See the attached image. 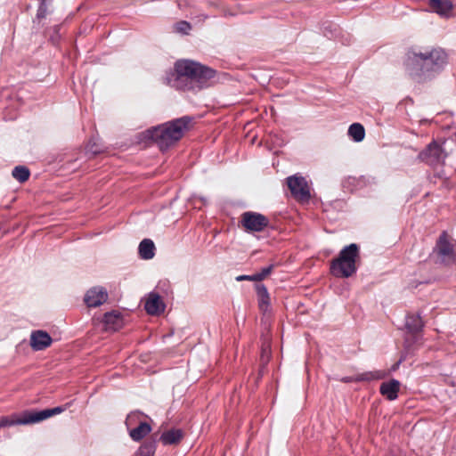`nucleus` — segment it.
I'll return each instance as SVG.
<instances>
[{
	"label": "nucleus",
	"instance_id": "1",
	"mask_svg": "<svg viewBox=\"0 0 456 456\" xmlns=\"http://www.w3.org/2000/svg\"><path fill=\"white\" fill-rule=\"evenodd\" d=\"M447 53L442 48H410L403 61L408 75L418 82L432 78L447 64Z\"/></svg>",
	"mask_w": 456,
	"mask_h": 456
},
{
	"label": "nucleus",
	"instance_id": "2",
	"mask_svg": "<svg viewBox=\"0 0 456 456\" xmlns=\"http://www.w3.org/2000/svg\"><path fill=\"white\" fill-rule=\"evenodd\" d=\"M175 71L176 78L173 86L183 90L193 89L194 84L201 88L216 74L214 69L188 60L178 61L175 65Z\"/></svg>",
	"mask_w": 456,
	"mask_h": 456
},
{
	"label": "nucleus",
	"instance_id": "3",
	"mask_svg": "<svg viewBox=\"0 0 456 456\" xmlns=\"http://www.w3.org/2000/svg\"><path fill=\"white\" fill-rule=\"evenodd\" d=\"M191 126V118L183 117L148 130L149 136L161 151L177 142Z\"/></svg>",
	"mask_w": 456,
	"mask_h": 456
},
{
	"label": "nucleus",
	"instance_id": "4",
	"mask_svg": "<svg viewBox=\"0 0 456 456\" xmlns=\"http://www.w3.org/2000/svg\"><path fill=\"white\" fill-rule=\"evenodd\" d=\"M360 258L359 247L352 243L345 247L330 264L331 273L339 278H348L355 273L356 262Z\"/></svg>",
	"mask_w": 456,
	"mask_h": 456
},
{
	"label": "nucleus",
	"instance_id": "5",
	"mask_svg": "<svg viewBox=\"0 0 456 456\" xmlns=\"http://www.w3.org/2000/svg\"><path fill=\"white\" fill-rule=\"evenodd\" d=\"M61 407L45 409L40 411H24L20 415L4 416L0 419V428L12 425H28L45 420L55 414L62 412Z\"/></svg>",
	"mask_w": 456,
	"mask_h": 456
},
{
	"label": "nucleus",
	"instance_id": "6",
	"mask_svg": "<svg viewBox=\"0 0 456 456\" xmlns=\"http://www.w3.org/2000/svg\"><path fill=\"white\" fill-rule=\"evenodd\" d=\"M447 157V152L443 145L436 141L431 142L419 154V159L431 167L443 165Z\"/></svg>",
	"mask_w": 456,
	"mask_h": 456
},
{
	"label": "nucleus",
	"instance_id": "7",
	"mask_svg": "<svg viewBox=\"0 0 456 456\" xmlns=\"http://www.w3.org/2000/svg\"><path fill=\"white\" fill-rule=\"evenodd\" d=\"M291 195L300 202H307L311 198L310 187L305 177L297 174L286 179Z\"/></svg>",
	"mask_w": 456,
	"mask_h": 456
},
{
	"label": "nucleus",
	"instance_id": "8",
	"mask_svg": "<svg viewBox=\"0 0 456 456\" xmlns=\"http://www.w3.org/2000/svg\"><path fill=\"white\" fill-rule=\"evenodd\" d=\"M240 223L245 231L249 232H262L269 225V220L265 216L251 211L241 215Z\"/></svg>",
	"mask_w": 456,
	"mask_h": 456
},
{
	"label": "nucleus",
	"instance_id": "9",
	"mask_svg": "<svg viewBox=\"0 0 456 456\" xmlns=\"http://www.w3.org/2000/svg\"><path fill=\"white\" fill-rule=\"evenodd\" d=\"M108 299V292L102 287H94L86 291L84 301L88 307H97Z\"/></svg>",
	"mask_w": 456,
	"mask_h": 456
},
{
	"label": "nucleus",
	"instance_id": "10",
	"mask_svg": "<svg viewBox=\"0 0 456 456\" xmlns=\"http://www.w3.org/2000/svg\"><path fill=\"white\" fill-rule=\"evenodd\" d=\"M144 308L149 314L158 315L164 312L165 304L158 293L151 292L146 298Z\"/></svg>",
	"mask_w": 456,
	"mask_h": 456
},
{
	"label": "nucleus",
	"instance_id": "11",
	"mask_svg": "<svg viewBox=\"0 0 456 456\" xmlns=\"http://www.w3.org/2000/svg\"><path fill=\"white\" fill-rule=\"evenodd\" d=\"M52 338L44 330L33 331L30 335V346L36 351L47 348L52 344Z\"/></svg>",
	"mask_w": 456,
	"mask_h": 456
},
{
	"label": "nucleus",
	"instance_id": "12",
	"mask_svg": "<svg viewBox=\"0 0 456 456\" xmlns=\"http://www.w3.org/2000/svg\"><path fill=\"white\" fill-rule=\"evenodd\" d=\"M453 248H454V245L451 242L450 238L447 235V233L445 232H444L440 235V237L436 242V249L438 255L444 258L445 257L452 258L453 257Z\"/></svg>",
	"mask_w": 456,
	"mask_h": 456
},
{
	"label": "nucleus",
	"instance_id": "13",
	"mask_svg": "<svg viewBox=\"0 0 456 456\" xmlns=\"http://www.w3.org/2000/svg\"><path fill=\"white\" fill-rule=\"evenodd\" d=\"M106 330L116 331L123 326V317L118 311L106 313L103 317Z\"/></svg>",
	"mask_w": 456,
	"mask_h": 456
},
{
	"label": "nucleus",
	"instance_id": "14",
	"mask_svg": "<svg viewBox=\"0 0 456 456\" xmlns=\"http://www.w3.org/2000/svg\"><path fill=\"white\" fill-rule=\"evenodd\" d=\"M400 383L395 379H392L382 383L379 390L382 395L392 401L397 398Z\"/></svg>",
	"mask_w": 456,
	"mask_h": 456
},
{
	"label": "nucleus",
	"instance_id": "15",
	"mask_svg": "<svg viewBox=\"0 0 456 456\" xmlns=\"http://www.w3.org/2000/svg\"><path fill=\"white\" fill-rule=\"evenodd\" d=\"M430 8L440 16H449L452 10V4L450 0H430Z\"/></svg>",
	"mask_w": 456,
	"mask_h": 456
},
{
	"label": "nucleus",
	"instance_id": "16",
	"mask_svg": "<svg viewBox=\"0 0 456 456\" xmlns=\"http://www.w3.org/2000/svg\"><path fill=\"white\" fill-rule=\"evenodd\" d=\"M128 431L130 437L134 441L139 442L151 431V428L147 422L140 421L138 426L129 428Z\"/></svg>",
	"mask_w": 456,
	"mask_h": 456
},
{
	"label": "nucleus",
	"instance_id": "17",
	"mask_svg": "<svg viewBox=\"0 0 456 456\" xmlns=\"http://www.w3.org/2000/svg\"><path fill=\"white\" fill-rule=\"evenodd\" d=\"M183 437V432L181 429L173 428L164 432L160 436V440L163 444L170 445L178 444Z\"/></svg>",
	"mask_w": 456,
	"mask_h": 456
},
{
	"label": "nucleus",
	"instance_id": "18",
	"mask_svg": "<svg viewBox=\"0 0 456 456\" xmlns=\"http://www.w3.org/2000/svg\"><path fill=\"white\" fill-rule=\"evenodd\" d=\"M139 255L142 259H151L155 256V245L150 239H144L139 245Z\"/></svg>",
	"mask_w": 456,
	"mask_h": 456
},
{
	"label": "nucleus",
	"instance_id": "19",
	"mask_svg": "<svg viewBox=\"0 0 456 456\" xmlns=\"http://www.w3.org/2000/svg\"><path fill=\"white\" fill-rule=\"evenodd\" d=\"M423 322L419 314H409L406 317L405 326L411 333H417L423 328Z\"/></svg>",
	"mask_w": 456,
	"mask_h": 456
},
{
	"label": "nucleus",
	"instance_id": "20",
	"mask_svg": "<svg viewBox=\"0 0 456 456\" xmlns=\"http://www.w3.org/2000/svg\"><path fill=\"white\" fill-rule=\"evenodd\" d=\"M348 135L352 137L354 142H360L365 137V129L360 123H354L348 128Z\"/></svg>",
	"mask_w": 456,
	"mask_h": 456
},
{
	"label": "nucleus",
	"instance_id": "21",
	"mask_svg": "<svg viewBox=\"0 0 456 456\" xmlns=\"http://www.w3.org/2000/svg\"><path fill=\"white\" fill-rule=\"evenodd\" d=\"M257 297H258V305L259 308L265 312L267 311L270 305V297L267 292L266 288L264 285H258L256 288Z\"/></svg>",
	"mask_w": 456,
	"mask_h": 456
},
{
	"label": "nucleus",
	"instance_id": "22",
	"mask_svg": "<svg viewBox=\"0 0 456 456\" xmlns=\"http://www.w3.org/2000/svg\"><path fill=\"white\" fill-rule=\"evenodd\" d=\"M12 176L20 183H24L29 178V170L26 167H15L12 173Z\"/></svg>",
	"mask_w": 456,
	"mask_h": 456
},
{
	"label": "nucleus",
	"instance_id": "23",
	"mask_svg": "<svg viewBox=\"0 0 456 456\" xmlns=\"http://www.w3.org/2000/svg\"><path fill=\"white\" fill-rule=\"evenodd\" d=\"M144 415L140 411H133L129 413L126 419V426L127 429L138 426L140 421H143Z\"/></svg>",
	"mask_w": 456,
	"mask_h": 456
},
{
	"label": "nucleus",
	"instance_id": "24",
	"mask_svg": "<svg viewBox=\"0 0 456 456\" xmlns=\"http://www.w3.org/2000/svg\"><path fill=\"white\" fill-rule=\"evenodd\" d=\"M379 376L376 373H372V372H367V373H362L359 376H357L355 379H352V378H344L342 380L344 382H351L353 380H355V381H363V380H371V379H379Z\"/></svg>",
	"mask_w": 456,
	"mask_h": 456
},
{
	"label": "nucleus",
	"instance_id": "25",
	"mask_svg": "<svg viewBox=\"0 0 456 456\" xmlns=\"http://www.w3.org/2000/svg\"><path fill=\"white\" fill-rule=\"evenodd\" d=\"M154 451L155 448L153 444H144L139 448L135 456H153Z\"/></svg>",
	"mask_w": 456,
	"mask_h": 456
},
{
	"label": "nucleus",
	"instance_id": "26",
	"mask_svg": "<svg viewBox=\"0 0 456 456\" xmlns=\"http://www.w3.org/2000/svg\"><path fill=\"white\" fill-rule=\"evenodd\" d=\"M273 267V265L266 266L263 268L260 273H255L254 279L256 280V281H260L264 280L266 276H268L272 273Z\"/></svg>",
	"mask_w": 456,
	"mask_h": 456
},
{
	"label": "nucleus",
	"instance_id": "27",
	"mask_svg": "<svg viewBox=\"0 0 456 456\" xmlns=\"http://www.w3.org/2000/svg\"><path fill=\"white\" fill-rule=\"evenodd\" d=\"M191 29V25L187 21H180L175 25V30L182 33H188Z\"/></svg>",
	"mask_w": 456,
	"mask_h": 456
},
{
	"label": "nucleus",
	"instance_id": "28",
	"mask_svg": "<svg viewBox=\"0 0 456 456\" xmlns=\"http://www.w3.org/2000/svg\"><path fill=\"white\" fill-rule=\"evenodd\" d=\"M45 2L46 1L41 0V4H40V6L38 8L37 14V17L38 19H42V18H45L46 16L47 6H46Z\"/></svg>",
	"mask_w": 456,
	"mask_h": 456
},
{
	"label": "nucleus",
	"instance_id": "29",
	"mask_svg": "<svg viewBox=\"0 0 456 456\" xmlns=\"http://www.w3.org/2000/svg\"><path fill=\"white\" fill-rule=\"evenodd\" d=\"M236 280L238 281H256V280L254 279V274L253 275H240V276L236 277Z\"/></svg>",
	"mask_w": 456,
	"mask_h": 456
},
{
	"label": "nucleus",
	"instance_id": "30",
	"mask_svg": "<svg viewBox=\"0 0 456 456\" xmlns=\"http://www.w3.org/2000/svg\"><path fill=\"white\" fill-rule=\"evenodd\" d=\"M269 351H270V349H269V346H266L265 347H264V348H263V355H264V354L268 355Z\"/></svg>",
	"mask_w": 456,
	"mask_h": 456
}]
</instances>
